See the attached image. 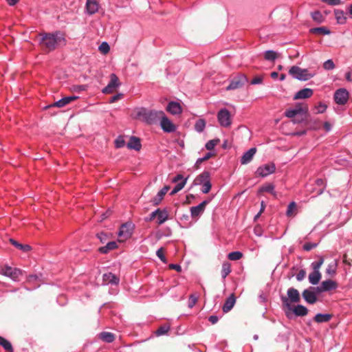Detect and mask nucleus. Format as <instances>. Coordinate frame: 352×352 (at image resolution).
<instances>
[{"label": "nucleus", "mask_w": 352, "mask_h": 352, "mask_svg": "<svg viewBox=\"0 0 352 352\" xmlns=\"http://www.w3.org/2000/svg\"><path fill=\"white\" fill-rule=\"evenodd\" d=\"M168 219V210L166 208H164L163 210H161L160 208V212L157 214V223L158 225H162Z\"/></svg>", "instance_id": "473e14b6"}, {"label": "nucleus", "mask_w": 352, "mask_h": 352, "mask_svg": "<svg viewBox=\"0 0 352 352\" xmlns=\"http://www.w3.org/2000/svg\"><path fill=\"white\" fill-rule=\"evenodd\" d=\"M322 275L320 271H314L313 270L312 272H311L309 274L308 279L309 283H311L313 285H318L321 279Z\"/></svg>", "instance_id": "c85d7f7f"}, {"label": "nucleus", "mask_w": 352, "mask_h": 352, "mask_svg": "<svg viewBox=\"0 0 352 352\" xmlns=\"http://www.w3.org/2000/svg\"><path fill=\"white\" fill-rule=\"evenodd\" d=\"M118 248L116 241H110L107 243L106 245L99 248L98 251L101 254H107L111 250H113Z\"/></svg>", "instance_id": "7c9ffc66"}, {"label": "nucleus", "mask_w": 352, "mask_h": 352, "mask_svg": "<svg viewBox=\"0 0 352 352\" xmlns=\"http://www.w3.org/2000/svg\"><path fill=\"white\" fill-rule=\"evenodd\" d=\"M220 142L219 139H214L210 140L205 145V147L207 150H212L216 145H217Z\"/></svg>", "instance_id": "de8ad7c7"}, {"label": "nucleus", "mask_w": 352, "mask_h": 352, "mask_svg": "<svg viewBox=\"0 0 352 352\" xmlns=\"http://www.w3.org/2000/svg\"><path fill=\"white\" fill-rule=\"evenodd\" d=\"M327 108V106L324 103L320 102L315 107L316 113H322L326 111Z\"/></svg>", "instance_id": "3c124183"}, {"label": "nucleus", "mask_w": 352, "mask_h": 352, "mask_svg": "<svg viewBox=\"0 0 352 352\" xmlns=\"http://www.w3.org/2000/svg\"><path fill=\"white\" fill-rule=\"evenodd\" d=\"M188 178H184L181 174H177L172 179L173 183H177L175 186L170 195H173L180 191L186 185Z\"/></svg>", "instance_id": "f8f14e48"}, {"label": "nucleus", "mask_w": 352, "mask_h": 352, "mask_svg": "<svg viewBox=\"0 0 352 352\" xmlns=\"http://www.w3.org/2000/svg\"><path fill=\"white\" fill-rule=\"evenodd\" d=\"M348 98L349 92L346 89L340 88L336 90L334 94V100L338 104H345L348 100Z\"/></svg>", "instance_id": "4468645a"}, {"label": "nucleus", "mask_w": 352, "mask_h": 352, "mask_svg": "<svg viewBox=\"0 0 352 352\" xmlns=\"http://www.w3.org/2000/svg\"><path fill=\"white\" fill-rule=\"evenodd\" d=\"M275 170L276 166L274 163L266 164L259 166L256 171V174L259 177H265L274 173Z\"/></svg>", "instance_id": "9b49d317"}, {"label": "nucleus", "mask_w": 352, "mask_h": 352, "mask_svg": "<svg viewBox=\"0 0 352 352\" xmlns=\"http://www.w3.org/2000/svg\"><path fill=\"white\" fill-rule=\"evenodd\" d=\"M98 336L99 339L107 343H111L115 340V335L111 332L102 331Z\"/></svg>", "instance_id": "c756f323"}, {"label": "nucleus", "mask_w": 352, "mask_h": 352, "mask_svg": "<svg viewBox=\"0 0 352 352\" xmlns=\"http://www.w3.org/2000/svg\"><path fill=\"white\" fill-rule=\"evenodd\" d=\"M334 14H335V18H336L338 23L342 24V25L346 23V13L343 10H339V9H336L334 10Z\"/></svg>", "instance_id": "2f4dec72"}, {"label": "nucleus", "mask_w": 352, "mask_h": 352, "mask_svg": "<svg viewBox=\"0 0 352 352\" xmlns=\"http://www.w3.org/2000/svg\"><path fill=\"white\" fill-rule=\"evenodd\" d=\"M168 190H169L168 186H165L164 188H162L157 192V194L152 199V200H151L152 204L154 206H157L158 204H160V203L164 199V197L167 193Z\"/></svg>", "instance_id": "5701e85b"}, {"label": "nucleus", "mask_w": 352, "mask_h": 352, "mask_svg": "<svg viewBox=\"0 0 352 352\" xmlns=\"http://www.w3.org/2000/svg\"><path fill=\"white\" fill-rule=\"evenodd\" d=\"M120 85V83L119 82L118 76L115 74H111L110 75V81L107 85L102 89V92L103 94H111Z\"/></svg>", "instance_id": "ddd939ff"}, {"label": "nucleus", "mask_w": 352, "mask_h": 352, "mask_svg": "<svg viewBox=\"0 0 352 352\" xmlns=\"http://www.w3.org/2000/svg\"><path fill=\"white\" fill-rule=\"evenodd\" d=\"M296 210V204L294 201H292L287 207L286 214L288 217H291L294 214V211Z\"/></svg>", "instance_id": "8fccbe9b"}, {"label": "nucleus", "mask_w": 352, "mask_h": 352, "mask_svg": "<svg viewBox=\"0 0 352 352\" xmlns=\"http://www.w3.org/2000/svg\"><path fill=\"white\" fill-rule=\"evenodd\" d=\"M289 74L294 78L300 81H307L316 75L315 72H311L308 69H302L296 65L289 69Z\"/></svg>", "instance_id": "39448f33"}, {"label": "nucleus", "mask_w": 352, "mask_h": 352, "mask_svg": "<svg viewBox=\"0 0 352 352\" xmlns=\"http://www.w3.org/2000/svg\"><path fill=\"white\" fill-rule=\"evenodd\" d=\"M111 235L110 234L100 232L96 234V237L100 240L102 243H104L110 238Z\"/></svg>", "instance_id": "a18cd8bd"}, {"label": "nucleus", "mask_w": 352, "mask_h": 352, "mask_svg": "<svg viewBox=\"0 0 352 352\" xmlns=\"http://www.w3.org/2000/svg\"><path fill=\"white\" fill-rule=\"evenodd\" d=\"M313 89L310 88H304L296 93L294 96V100L309 98L313 95Z\"/></svg>", "instance_id": "412c9836"}, {"label": "nucleus", "mask_w": 352, "mask_h": 352, "mask_svg": "<svg viewBox=\"0 0 352 352\" xmlns=\"http://www.w3.org/2000/svg\"><path fill=\"white\" fill-rule=\"evenodd\" d=\"M210 201V199L203 201L199 205L192 206L190 208V215L192 219L199 218L204 212L205 208L208 204Z\"/></svg>", "instance_id": "2eb2a0df"}, {"label": "nucleus", "mask_w": 352, "mask_h": 352, "mask_svg": "<svg viewBox=\"0 0 352 352\" xmlns=\"http://www.w3.org/2000/svg\"><path fill=\"white\" fill-rule=\"evenodd\" d=\"M201 185H202L201 192L204 194L209 192V191L210 190L211 187H212L210 181L206 182V183H204Z\"/></svg>", "instance_id": "13d9d810"}, {"label": "nucleus", "mask_w": 352, "mask_h": 352, "mask_svg": "<svg viewBox=\"0 0 352 352\" xmlns=\"http://www.w3.org/2000/svg\"><path fill=\"white\" fill-rule=\"evenodd\" d=\"M1 274L9 277L14 281H19V276L22 275V270L16 267H12L8 265L2 267Z\"/></svg>", "instance_id": "1a4fd4ad"}, {"label": "nucleus", "mask_w": 352, "mask_h": 352, "mask_svg": "<svg viewBox=\"0 0 352 352\" xmlns=\"http://www.w3.org/2000/svg\"><path fill=\"white\" fill-rule=\"evenodd\" d=\"M263 82L262 77L257 76L252 79L251 81L252 85H258L261 84Z\"/></svg>", "instance_id": "338daca9"}, {"label": "nucleus", "mask_w": 352, "mask_h": 352, "mask_svg": "<svg viewBox=\"0 0 352 352\" xmlns=\"http://www.w3.org/2000/svg\"><path fill=\"white\" fill-rule=\"evenodd\" d=\"M160 212V208L155 210L148 217H145L144 220L146 222L152 221L156 217L157 214Z\"/></svg>", "instance_id": "bf43d9fd"}, {"label": "nucleus", "mask_w": 352, "mask_h": 352, "mask_svg": "<svg viewBox=\"0 0 352 352\" xmlns=\"http://www.w3.org/2000/svg\"><path fill=\"white\" fill-rule=\"evenodd\" d=\"M120 283V278L111 272L105 273L102 275V285H118Z\"/></svg>", "instance_id": "6ab92c4d"}, {"label": "nucleus", "mask_w": 352, "mask_h": 352, "mask_svg": "<svg viewBox=\"0 0 352 352\" xmlns=\"http://www.w3.org/2000/svg\"><path fill=\"white\" fill-rule=\"evenodd\" d=\"M126 146L129 149H133L135 151H140L142 147L140 139L135 136H131L129 139Z\"/></svg>", "instance_id": "393cba45"}, {"label": "nucleus", "mask_w": 352, "mask_h": 352, "mask_svg": "<svg viewBox=\"0 0 352 352\" xmlns=\"http://www.w3.org/2000/svg\"><path fill=\"white\" fill-rule=\"evenodd\" d=\"M160 120V126L164 132L172 133L176 130L175 125L165 116L164 113Z\"/></svg>", "instance_id": "dca6fc26"}, {"label": "nucleus", "mask_w": 352, "mask_h": 352, "mask_svg": "<svg viewBox=\"0 0 352 352\" xmlns=\"http://www.w3.org/2000/svg\"><path fill=\"white\" fill-rule=\"evenodd\" d=\"M310 288L314 290L316 293V296L318 294H320V293H322V292H324V289H322V284H320V286H318V287H310Z\"/></svg>", "instance_id": "69168bd1"}, {"label": "nucleus", "mask_w": 352, "mask_h": 352, "mask_svg": "<svg viewBox=\"0 0 352 352\" xmlns=\"http://www.w3.org/2000/svg\"><path fill=\"white\" fill-rule=\"evenodd\" d=\"M206 127V121L204 119H199L195 124V129L198 133H201Z\"/></svg>", "instance_id": "79ce46f5"}, {"label": "nucleus", "mask_w": 352, "mask_h": 352, "mask_svg": "<svg viewBox=\"0 0 352 352\" xmlns=\"http://www.w3.org/2000/svg\"><path fill=\"white\" fill-rule=\"evenodd\" d=\"M122 97H123V94H121V93L117 94H116V95L113 96L110 98L109 102H110L111 103L115 102L116 101H117V100H118L121 99Z\"/></svg>", "instance_id": "0e129e2a"}, {"label": "nucleus", "mask_w": 352, "mask_h": 352, "mask_svg": "<svg viewBox=\"0 0 352 352\" xmlns=\"http://www.w3.org/2000/svg\"><path fill=\"white\" fill-rule=\"evenodd\" d=\"M306 276V272L305 270H300L298 273L296 274V280L298 281H302Z\"/></svg>", "instance_id": "680f3d73"}, {"label": "nucleus", "mask_w": 352, "mask_h": 352, "mask_svg": "<svg viewBox=\"0 0 352 352\" xmlns=\"http://www.w3.org/2000/svg\"><path fill=\"white\" fill-rule=\"evenodd\" d=\"M217 120L219 124L223 127H228L232 124L230 113L226 108L221 109L219 111Z\"/></svg>", "instance_id": "6e6552de"}, {"label": "nucleus", "mask_w": 352, "mask_h": 352, "mask_svg": "<svg viewBox=\"0 0 352 352\" xmlns=\"http://www.w3.org/2000/svg\"><path fill=\"white\" fill-rule=\"evenodd\" d=\"M264 58L266 60L274 61L277 58V53L274 50H267L265 52Z\"/></svg>", "instance_id": "ea45409f"}, {"label": "nucleus", "mask_w": 352, "mask_h": 352, "mask_svg": "<svg viewBox=\"0 0 352 352\" xmlns=\"http://www.w3.org/2000/svg\"><path fill=\"white\" fill-rule=\"evenodd\" d=\"M98 3L96 0H87L86 9L89 14L91 15L98 11Z\"/></svg>", "instance_id": "a878e982"}, {"label": "nucleus", "mask_w": 352, "mask_h": 352, "mask_svg": "<svg viewBox=\"0 0 352 352\" xmlns=\"http://www.w3.org/2000/svg\"><path fill=\"white\" fill-rule=\"evenodd\" d=\"M308 313V309L305 306L300 304L285 309V316L290 320L293 318L294 316L296 317H303L307 316Z\"/></svg>", "instance_id": "423d86ee"}, {"label": "nucleus", "mask_w": 352, "mask_h": 352, "mask_svg": "<svg viewBox=\"0 0 352 352\" xmlns=\"http://www.w3.org/2000/svg\"><path fill=\"white\" fill-rule=\"evenodd\" d=\"M125 145V141L122 136L118 137L115 140V146L116 148H122Z\"/></svg>", "instance_id": "4d7b16f0"}, {"label": "nucleus", "mask_w": 352, "mask_h": 352, "mask_svg": "<svg viewBox=\"0 0 352 352\" xmlns=\"http://www.w3.org/2000/svg\"><path fill=\"white\" fill-rule=\"evenodd\" d=\"M313 20L318 23H321L324 21V16L320 11H315L311 13Z\"/></svg>", "instance_id": "37998d69"}, {"label": "nucleus", "mask_w": 352, "mask_h": 352, "mask_svg": "<svg viewBox=\"0 0 352 352\" xmlns=\"http://www.w3.org/2000/svg\"><path fill=\"white\" fill-rule=\"evenodd\" d=\"M318 245V243H306L302 246L303 250L309 252L312 249L316 248Z\"/></svg>", "instance_id": "864d4df0"}, {"label": "nucleus", "mask_w": 352, "mask_h": 352, "mask_svg": "<svg viewBox=\"0 0 352 352\" xmlns=\"http://www.w3.org/2000/svg\"><path fill=\"white\" fill-rule=\"evenodd\" d=\"M78 98V96H66L64 97L56 102H54L52 104H50L48 106H46L45 108H50V107H63L65 105L68 104L71 102L76 100Z\"/></svg>", "instance_id": "f3484780"}, {"label": "nucleus", "mask_w": 352, "mask_h": 352, "mask_svg": "<svg viewBox=\"0 0 352 352\" xmlns=\"http://www.w3.org/2000/svg\"><path fill=\"white\" fill-rule=\"evenodd\" d=\"M0 345L7 351L13 352L14 349L10 341L0 336Z\"/></svg>", "instance_id": "58836bf2"}, {"label": "nucleus", "mask_w": 352, "mask_h": 352, "mask_svg": "<svg viewBox=\"0 0 352 352\" xmlns=\"http://www.w3.org/2000/svg\"><path fill=\"white\" fill-rule=\"evenodd\" d=\"M99 50L103 54H107L110 50L109 45L107 42H102V44L99 46Z\"/></svg>", "instance_id": "6e6d98bb"}, {"label": "nucleus", "mask_w": 352, "mask_h": 352, "mask_svg": "<svg viewBox=\"0 0 352 352\" xmlns=\"http://www.w3.org/2000/svg\"><path fill=\"white\" fill-rule=\"evenodd\" d=\"M321 284L324 292L334 290L338 287L337 283L335 280L331 279L324 280L321 283Z\"/></svg>", "instance_id": "cd10ccee"}, {"label": "nucleus", "mask_w": 352, "mask_h": 352, "mask_svg": "<svg viewBox=\"0 0 352 352\" xmlns=\"http://www.w3.org/2000/svg\"><path fill=\"white\" fill-rule=\"evenodd\" d=\"M302 296L303 299L305 300V302L310 305L316 303L318 300L316 293L310 287L308 289H305L302 292Z\"/></svg>", "instance_id": "a211bd4d"}, {"label": "nucleus", "mask_w": 352, "mask_h": 352, "mask_svg": "<svg viewBox=\"0 0 352 352\" xmlns=\"http://www.w3.org/2000/svg\"><path fill=\"white\" fill-rule=\"evenodd\" d=\"M38 44L47 51L54 50L58 45L65 41V38L59 31L54 32H41L38 35Z\"/></svg>", "instance_id": "f257e3e1"}, {"label": "nucleus", "mask_w": 352, "mask_h": 352, "mask_svg": "<svg viewBox=\"0 0 352 352\" xmlns=\"http://www.w3.org/2000/svg\"><path fill=\"white\" fill-rule=\"evenodd\" d=\"M312 34L328 35L331 33L330 30L326 27L313 28L309 30Z\"/></svg>", "instance_id": "4c0bfd02"}, {"label": "nucleus", "mask_w": 352, "mask_h": 352, "mask_svg": "<svg viewBox=\"0 0 352 352\" xmlns=\"http://www.w3.org/2000/svg\"><path fill=\"white\" fill-rule=\"evenodd\" d=\"M256 152V148L255 147L250 148L241 157L240 162L241 164H247L250 163L254 155Z\"/></svg>", "instance_id": "4be33fe9"}, {"label": "nucleus", "mask_w": 352, "mask_h": 352, "mask_svg": "<svg viewBox=\"0 0 352 352\" xmlns=\"http://www.w3.org/2000/svg\"><path fill=\"white\" fill-rule=\"evenodd\" d=\"M197 300H198V296H196L195 294H191L189 296L188 307L190 308L193 307L195 305V304L197 303Z\"/></svg>", "instance_id": "5fc2aeb1"}, {"label": "nucleus", "mask_w": 352, "mask_h": 352, "mask_svg": "<svg viewBox=\"0 0 352 352\" xmlns=\"http://www.w3.org/2000/svg\"><path fill=\"white\" fill-rule=\"evenodd\" d=\"M210 181V174L208 171L205 170L195 177L193 184L195 186L201 185L202 184Z\"/></svg>", "instance_id": "aec40b11"}, {"label": "nucleus", "mask_w": 352, "mask_h": 352, "mask_svg": "<svg viewBox=\"0 0 352 352\" xmlns=\"http://www.w3.org/2000/svg\"><path fill=\"white\" fill-rule=\"evenodd\" d=\"M337 267H338L337 260L333 261L328 265V266L326 269V274L331 276H334L336 273Z\"/></svg>", "instance_id": "e433bc0d"}, {"label": "nucleus", "mask_w": 352, "mask_h": 352, "mask_svg": "<svg viewBox=\"0 0 352 352\" xmlns=\"http://www.w3.org/2000/svg\"><path fill=\"white\" fill-rule=\"evenodd\" d=\"M218 320H219V318L217 316L212 315V316H209V318H208V321L210 322H211L212 324H216L218 322Z\"/></svg>", "instance_id": "774afa93"}, {"label": "nucleus", "mask_w": 352, "mask_h": 352, "mask_svg": "<svg viewBox=\"0 0 352 352\" xmlns=\"http://www.w3.org/2000/svg\"><path fill=\"white\" fill-rule=\"evenodd\" d=\"M324 263V258L322 256H320L319 260L318 261H314L311 263V267L313 270L319 271L322 265Z\"/></svg>", "instance_id": "09e8293b"}, {"label": "nucleus", "mask_w": 352, "mask_h": 352, "mask_svg": "<svg viewBox=\"0 0 352 352\" xmlns=\"http://www.w3.org/2000/svg\"><path fill=\"white\" fill-rule=\"evenodd\" d=\"M170 328L168 324L162 325L155 331V333L157 336L165 335L168 332Z\"/></svg>", "instance_id": "a19ab883"}, {"label": "nucleus", "mask_w": 352, "mask_h": 352, "mask_svg": "<svg viewBox=\"0 0 352 352\" xmlns=\"http://www.w3.org/2000/svg\"><path fill=\"white\" fill-rule=\"evenodd\" d=\"M230 266L228 263H223L221 269V277L224 280L227 276L230 273Z\"/></svg>", "instance_id": "c03bdc74"}, {"label": "nucleus", "mask_w": 352, "mask_h": 352, "mask_svg": "<svg viewBox=\"0 0 352 352\" xmlns=\"http://www.w3.org/2000/svg\"><path fill=\"white\" fill-rule=\"evenodd\" d=\"M166 111L172 115H178L182 112V107L177 102L171 101L168 102Z\"/></svg>", "instance_id": "b1692460"}, {"label": "nucleus", "mask_w": 352, "mask_h": 352, "mask_svg": "<svg viewBox=\"0 0 352 352\" xmlns=\"http://www.w3.org/2000/svg\"><path fill=\"white\" fill-rule=\"evenodd\" d=\"M163 115L162 111L149 110L144 107L138 108L136 110V116L150 125L157 124Z\"/></svg>", "instance_id": "f03ea898"}, {"label": "nucleus", "mask_w": 352, "mask_h": 352, "mask_svg": "<svg viewBox=\"0 0 352 352\" xmlns=\"http://www.w3.org/2000/svg\"><path fill=\"white\" fill-rule=\"evenodd\" d=\"M331 317L332 316L329 314H317L314 316V320L318 323H322L329 322Z\"/></svg>", "instance_id": "72a5a7b5"}, {"label": "nucleus", "mask_w": 352, "mask_h": 352, "mask_svg": "<svg viewBox=\"0 0 352 352\" xmlns=\"http://www.w3.org/2000/svg\"><path fill=\"white\" fill-rule=\"evenodd\" d=\"M280 300L285 310L292 307L293 303H298L300 301V295L298 289L289 287L287 291V296H281Z\"/></svg>", "instance_id": "20e7f679"}, {"label": "nucleus", "mask_w": 352, "mask_h": 352, "mask_svg": "<svg viewBox=\"0 0 352 352\" xmlns=\"http://www.w3.org/2000/svg\"><path fill=\"white\" fill-rule=\"evenodd\" d=\"M316 184L318 186H322L323 188L320 190L318 194L320 195L324 192V188H325L324 181L322 179H317L316 181Z\"/></svg>", "instance_id": "e2e57ef3"}, {"label": "nucleus", "mask_w": 352, "mask_h": 352, "mask_svg": "<svg viewBox=\"0 0 352 352\" xmlns=\"http://www.w3.org/2000/svg\"><path fill=\"white\" fill-rule=\"evenodd\" d=\"M236 302V298L234 294H231L226 298L225 303L223 305V311L227 313L230 311L234 307Z\"/></svg>", "instance_id": "bb28decb"}, {"label": "nucleus", "mask_w": 352, "mask_h": 352, "mask_svg": "<svg viewBox=\"0 0 352 352\" xmlns=\"http://www.w3.org/2000/svg\"><path fill=\"white\" fill-rule=\"evenodd\" d=\"M156 255L157 256V257L164 263L166 262V257L164 254V252H163V248H159L157 252H156Z\"/></svg>", "instance_id": "052dcab7"}, {"label": "nucleus", "mask_w": 352, "mask_h": 352, "mask_svg": "<svg viewBox=\"0 0 352 352\" xmlns=\"http://www.w3.org/2000/svg\"><path fill=\"white\" fill-rule=\"evenodd\" d=\"M335 64L331 59L326 60L323 64V67L326 70H332L335 68Z\"/></svg>", "instance_id": "603ef678"}, {"label": "nucleus", "mask_w": 352, "mask_h": 352, "mask_svg": "<svg viewBox=\"0 0 352 352\" xmlns=\"http://www.w3.org/2000/svg\"><path fill=\"white\" fill-rule=\"evenodd\" d=\"M243 254L239 251L232 252L228 254V258L231 261H237L242 258Z\"/></svg>", "instance_id": "49530a36"}, {"label": "nucleus", "mask_w": 352, "mask_h": 352, "mask_svg": "<svg viewBox=\"0 0 352 352\" xmlns=\"http://www.w3.org/2000/svg\"><path fill=\"white\" fill-rule=\"evenodd\" d=\"M247 82L248 78L245 75H238L230 80L229 85L226 87V90H234L242 88Z\"/></svg>", "instance_id": "9d476101"}, {"label": "nucleus", "mask_w": 352, "mask_h": 352, "mask_svg": "<svg viewBox=\"0 0 352 352\" xmlns=\"http://www.w3.org/2000/svg\"><path fill=\"white\" fill-rule=\"evenodd\" d=\"M308 108L306 105L297 103L293 108L287 109L285 111V116L289 118H293L294 124H300L305 120Z\"/></svg>", "instance_id": "7ed1b4c3"}, {"label": "nucleus", "mask_w": 352, "mask_h": 352, "mask_svg": "<svg viewBox=\"0 0 352 352\" xmlns=\"http://www.w3.org/2000/svg\"><path fill=\"white\" fill-rule=\"evenodd\" d=\"M274 188H275V186L273 184L267 183V184L263 185L260 188L259 192H269V193L273 195L274 196H276V192L274 190Z\"/></svg>", "instance_id": "c9c22d12"}, {"label": "nucleus", "mask_w": 352, "mask_h": 352, "mask_svg": "<svg viewBox=\"0 0 352 352\" xmlns=\"http://www.w3.org/2000/svg\"><path fill=\"white\" fill-rule=\"evenodd\" d=\"M134 229V223H133L131 221H127L120 226L118 235L123 240H126L131 237Z\"/></svg>", "instance_id": "0eeeda50"}, {"label": "nucleus", "mask_w": 352, "mask_h": 352, "mask_svg": "<svg viewBox=\"0 0 352 352\" xmlns=\"http://www.w3.org/2000/svg\"><path fill=\"white\" fill-rule=\"evenodd\" d=\"M9 241L12 245H13L15 248L21 250L23 252H28L30 250H31V246L29 245L21 244V243H19L18 241H16V240H14V239H10Z\"/></svg>", "instance_id": "f704fd0d"}]
</instances>
